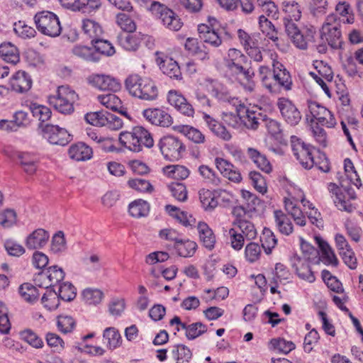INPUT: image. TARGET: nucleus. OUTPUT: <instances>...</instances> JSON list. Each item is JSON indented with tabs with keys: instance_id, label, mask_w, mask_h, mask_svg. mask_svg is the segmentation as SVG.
Returning a JSON list of instances; mask_svg holds the SVG:
<instances>
[{
	"instance_id": "nucleus-60",
	"label": "nucleus",
	"mask_w": 363,
	"mask_h": 363,
	"mask_svg": "<svg viewBox=\"0 0 363 363\" xmlns=\"http://www.w3.org/2000/svg\"><path fill=\"white\" fill-rule=\"evenodd\" d=\"M284 11L287 14L286 17L291 20L298 21L301 16L300 6L295 1L284 2Z\"/></svg>"
},
{
	"instance_id": "nucleus-37",
	"label": "nucleus",
	"mask_w": 363,
	"mask_h": 363,
	"mask_svg": "<svg viewBox=\"0 0 363 363\" xmlns=\"http://www.w3.org/2000/svg\"><path fill=\"white\" fill-rule=\"evenodd\" d=\"M136 140L138 143H140V151L143 150V147L150 148L154 145V140L152 134L143 126H135L134 127Z\"/></svg>"
},
{
	"instance_id": "nucleus-61",
	"label": "nucleus",
	"mask_w": 363,
	"mask_h": 363,
	"mask_svg": "<svg viewBox=\"0 0 363 363\" xmlns=\"http://www.w3.org/2000/svg\"><path fill=\"white\" fill-rule=\"evenodd\" d=\"M57 294L59 298L65 301H71L76 297V289L71 283L65 282L60 285Z\"/></svg>"
},
{
	"instance_id": "nucleus-43",
	"label": "nucleus",
	"mask_w": 363,
	"mask_h": 363,
	"mask_svg": "<svg viewBox=\"0 0 363 363\" xmlns=\"http://www.w3.org/2000/svg\"><path fill=\"white\" fill-rule=\"evenodd\" d=\"M329 8L328 0H311L309 3V11L311 14L315 18L323 17Z\"/></svg>"
},
{
	"instance_id": "nucleus-24",
	"label": "nucleus",
	"mask_w": 363,
	"mask_h": 363,
	"mask_svg": "<svg viewBox=\"0 0 363 363\" xmlns=\"http://www.w3.org/2000/svg\"><path fill=\"white\" fill-rule=\"evenodd\" d=\"M203 120L211 131L220 139L228 141L231 138V134L226 128L218 123L214 118L208 113H203Z\"/></svg>"
},
{
	"instance_id": "nucleus-48",
	"label": "nucleus",
	"mask_w": 363,
	"mask_h": 363,
	"mask_svg": "<svg viewBox=\"0 0 363 363\" xmlns=\"http://www.w3.org/2000/svg\"><path fill=\"white\" fill-rule=\"evenodd\" d=\"M19 293L21 297L29 303L38 300L40 294L35 286L29 283H24L19 287Z\"/></svg>"
},
{
	"instance_id": "nucleus-63",
	"label": "nucleus",
	"mask_w": 363,
	"mask_h": 363,
	"mask_svg": "<svg viewBox=\"0 0 363 363\" xmlns=\"http://www.w3.org/2000/svg\"><path fill=\"white\" fill-rule=\"evenodd\" d=\"M169 189L177 200L185 201L187 199V191L185 185L182 183L175 182L169 185Z\"/></svg>"
},
{
	"instance_id": "nucleus-8",
	"label": "nucleus",
	"mask_w": 363,
	"mask_h": 363,
	"mask_svg": "<svg viewBox=\"0 0 363 363\" xmlns=\"http://www.w3.org/2000/svg\"><path fill=\"white\" fill-rule=\"evenodd\" d=\"M157 146L164 159L169 161L179 160L186 150L183 142L172 135L162 136L158 141Z\"/></svg>"
},
{
	"instance_id": "nucleus-47",
	"label": "nucleus",
	"mask_w": 363,
	"mask_h": 363,
	"mask_svg": "<svg viewBox=\"0 0 363 363\" xmlns=\"http://www.w3.org/2000/svg\"><path fill=\"white\" fill-rule=\"evenodd\" d=\"M116 23L126 33H133L137 28L135 21L125 13H119L116 15Z\"/></svg>"
},
{
	"instance_id": "nucleus-20",
	"label": "nucleus",
	"mask_w": 363,
	"mask_h": 363,
	"mask_svg": "<svg viewBox=\"0 0 363 363\" xmlns=\"http://www.w3.org/2000/svg\"><path fill=\"white\" fill-rule=\"evenodd\" d=\"M32 83L30 76L21 70L16 72L10 79L11 89L18 93H24L30 90Z\"/></svg>"
},
{
	"instance_id": "nucleus-30",
	"label": "nucleus",
	"mask_w": 363,
	"mask_h": 363,
	"mask_svg": "<svg viewBox=\"0 0 363 363\" xmlns=\"http://www.w3.org/2000/svg\"><path fill=\"white\" fill-rule=\"evenodd\" d=\"M174 248L180 257H191L197 250V244L189 239L183 240L180 238L177 243L174 244Z\"/></svg>"
},
{
	"instance_id": "nucleus-53",
	"label": "nucleus",
	"mask_w": 363,
	"mask_h": 363,
	"mask_svg": "<svg viewBox=\"0 0 363 363\" xmlns=\"http://www.w3.org/2000/svg\"><path fill=\"white\" fill-rule=\"evenodd\" d=\"M174 358L177 360V363L188 362L192 357L191 350L184 345H177L172 350Z\"/></svg>"
},
{
	"instance_id": "nucleus-46",
	"label": "nucleus",
	"mask_w": 363,
	"mask_h": 363,
	"mask_svg": "<svg viewBox=\"0 0 363 363\" xmlns=\"http://www.w3.org/2000/svg\"><path fill=\"white\" fill-rule=\"evenodd\" d=\"M185 335L188 340H194L207 331V326L201 322L186 324Z\"/></svg>"
},
{
	"instance_id": "nucleus-49",
	"label": "nucleus",
	"mask_w": 363,
	"mask_h": 363,
	"mask_svg": "<svg viewBox=\"0 0 363 363\" xmlns=\"http://www.w3.org/2000/svg\"><path fill=\"white\" fill-rule=\"evenodd\" d=\"M316 240L321 250L322 257L326 260L327 262L336 267L338 264V260L329 245L318 238H316Z\"/></svg>"
},
{
	"instance_id": "nucleus-33",
	"label": "nucleus",
	"mask_w": 363,
	"mask_h": 363,
	"mask_svg": "<svg viewBox=\"0 0 363 363\" xmlns=\"http://www.w3.org/2000/svg\"><path fill=\"white\" fill-rule=\"evenodd\" d=\"M103 337L104 343L109 350H114L118 347L122 342L121 334L113 327L106 328L104 330Z\"/></svg>"
},
{
	"instance_id": "nucleus-28",
	"label": "nucleus",
	"mask_w": 363,
	"mask_h": 363,
	"mask_svg": "<svg viewBox=\"0 0 363 363\" xmlns=\"http://www.w3.org/2000/svg\"><path fill=\"white\" fill-rule=\"evenodd\" d=\"M70 158L76 161L89 160L93 154L92 149L84 143L72 145L68 151Z\"/></svg>"
},
{
	"instance_id": "nucleus-39",
	"label": "nucleus",
	"mask_w": 363,
	"mask_h": 363,
	"mask_svg": "<svg viewBox=\"0 0 363 363\" xmlns=\"http://www.w3.org/2000/svg\"><path fill=\"white\" fill-rule=\"evenodd\" d=\"M149 211V203L142 199L135 200L129 204V213L135 218L145 217L148 214Z\"/></svg>"
},
{
	"instance_id": "nucleus-51",
	"label": "nucleus",
	"mask_w": 363,
	"mask_h": 363,
	"mask_svg": "<svg viewBox=\"0 0 363 363\" xmlns=\"http://www.w3.org/2000/svg\"><path fill=\"white\" fill-rule=\"evenodd\" d=\"M108 113L104 111L91 112L86 113L84 118L91 125L102 127L106 125Z\"/></svg>"
},
{
	"instance_id": "nucleus-45",
	"label": "nucleus",
	"mask_w": 363,
	"mask_h": 363,
	"mask_svg": "<svg viewBox=\"0 0 363 363\" xmlns=\"http://www.w3.org/2000/svg\"><path fill=\"white\" fill-rule=\"evenodd\" d=\"M206 86H211L213 95L220 101L231 102L235 99L230 97L228 91L220 89V84L214 79H206Z\"/></svg>"
},
{
	"instance_id": "nucleus-59",
	"label": "nucleus",
	"mask_w": 363,
	"mask_h": 363,
	"mask_svg": "<svg viewBox=\"0 0 363 363\" xmlns=\"http://www.w3.org/2000/svg\"><path fill=\"white\" fill-rule=\"evenodd\" d=\"M199 172L206 183L217 186L220 182V178L208 165H201L199 167Z\"/></svg>"
},
{
	"instance_id": "nucleus-36",
	"label": "nucleus",
	"mask_w": 363,
	"mask_h": 363,
	"mask_svg": "<svg viewBox=\"0 0 363 363\" xmlns=\"http://www.w3.org/2000/svg\"><path fill=\"white\" fill-rule=\"evenodd\" d=\"M165 210L171 216L176 218L180 223L186 227L193 225L196 223L194 218H192L191 216H188L186 213L181 211L174 206L167 205Z\"/></svg>"
},
{
	"instance_id": "nucleus-7",
	"label": "nucleus",
	"mask_w": 363,
	"mask_h": 363,
	"mask_svg": "<svg viewBox=\"0 0 363 363\" xmlns=\"http://www.w3.org/2000/svg\"><path fill=\"white\" fill-rule=\"evenodd\" d=\"M152 13L158 18L162 25L168 30L178 31L183 26L179 16L164 4L153 1L150 7Z\"/></svg>"
},
{
	"instance_id": "nucleus-19",
	"label": "nucleus",
	"mask_w": 363,
	"mask_h": 363,
	"mask_svg": "<svg viewBox=\"0 0 363 363\" xmlns=\"http://www.w3.org/2000/svg\"><path fill=\"white\" fill-rule=\"evenodd\" d=\"M168 102L182 113L187 116H193L194 110L186 99L177 91L171 90L168 93Z\"/></svg>"
},
{
	"instance_id": "nucleus-14",
	"label": "nucleus",
	"mask_w": 363,
	"mask_h": 363,
	"mask_svg": "<svg viewBox=\"0 0 363 363\" xmlns=\"http://www.w3.org/2000/svg\"><path fill=\"white\" fill-rule=\"evenodd\" d=\"M308 109L313 118L316 119L321 125L333 128L336 124L335 119L331 112L318 103L309 101Z\"/></svg>"
},
{
	"instance_id": "nucleus-22",
	"label": "nucleus",
	"mask_w": 363,
	"mask_h": 363,
	"mask_svg": "<svg viewBox=\"0 0 363 363\" xmlns=\"http://www.w3.org/2000/svg\"><path fill=\"white\" fill-rule=\"evenodd\" d=\"M273 78L278 84L285 90L291 89L292 81L289 72L278 61L273 62Z\"/></svg>"
},
{
	"instance_id": "nucleus-34",
	"label": "nucleus",
	"mask_w": 363,
	"mask_h": 363,
	"mask_svg": "<svg viewBox=\"0 0 363 363\" xmlns=\"http://www.w3.org/2000/svg\"><path fill=\"white\" fill-rule=\"evenodd\" d=\"M233 225L245 239L250 240L256 238L257 230L252 222L247 220H235Z\"/></svg>"
},
{
	"instance_id": "nucleus-10",
	"label": "nucleus",
	"mask_w": 363,
	"mask_h": 363,
	"mask_svg": "<svg viewBox=\"0 0 363 363\" xmlns=\"http://www.w3.org/2000/svg\"><path fill=\"white\" fill-rule=\"evenodd\" d=\"M198 31L201 39L206 43L214 48H218L223 43L221 35L224 33L229 38H231L230 34L225 30V28H216L211 24V28L207 25L201 24L199 26Z\"/></svg>"
},
{
	"instance_id": "nucleus-13",
	"label": "nucleus",
	"mask_w": 363,
	"mask_h": 363,
	"mask_svg": "<svg viewBox=\"0 0 363 363\" xmlns=\"http://www.w3.org/2000/svg\"><path fill=\"white\" fill-rule=\"evenodd\" d=\"M266 115L257 106L243 108L240 111V120L244 125L251 130H256L265 121Z\"/></svg>"
},
{
	"instance_id": "nucleus-35",
	"label": "nucleus",
	"mask_w": 363,
	"mask_h": 363,
	"mask_svg": "<svg viewBox=\"0 0 363 363\" xmlns=\"http://www.w3.org/2000/svg\"><path fill=\"white\" fill-rule=\"evenodd\" d=\"M329 190L335 195L334 202L338 209L347 212H352L353 211L354 207L349 201L345 200V196L343 195L341 189L335 184L330 183Z\"/></svg>"
},
{
	"instance_id": "nucleus-57",
	"label": "nucleus",
	"mask_w": 363,
	"mask_h": 363,
	"mask_svg": "<svg viewBox=\"0 0 363 363\" xmlns=\"http://www.w3.org/2000/svg\"><path fill=\"white\" fill-rule=\"evenodd\" d=\"M72 52L74 55L87 61L96 62L99 60L92 49L86 46L76 45L73 48Z\"/></svg>"
},
{
	"instance_id": "nucleus-40",
	"label": "nucleus",
	"mask_w": 363,
	"mask_h": 363,
	"mask_svg": "<svg viewBox=\"0 0 363 363\" xmlns=\"http://www.w3.org/2000/svg\"><path fill=\"white\" fill-rule=\"evenodd\" d=\"M118 44L126 50L133 51L138 48L140 40L135 35L121 33L117 37Z\"/></svg>"
},
{
	"instance_id": "nucleus-5",
	"label": "nucleus",
	"mask_w": 363,
	"mask_h": 363,
	"mask_svg": "<svg viewBox=\"0 0 363 363\" xmlns=\"http://www.w3.org/2000/svg\"><path fill=\"white\" fill-rule=\"evenodd\" d=\"M78 100V95L69 86H59L56 95L50 96L49 104L60 113L69 114L74 111V103Z\"/></svg>"
},
{
	"instance_id": "nucleus-11",
	"label": "nucleus",
	"mask_w": 363,
	"mask_h": 363,
	"mask_svg": "<svg viewBox=\"0 0 363 363\" xmlns=\"http://www.w3.org/2000/svg\"><path fill=\"white\" fill-rule=\"evenodd\" d=\"M291 147L294 155L304 168L311 169L314 166L315 160L312 150L296 136L291 137Z\"/></svg>"
},
{
	"instance_id": "nucleus-1",
	"label": "nucleus",
	"mask_w": 363,
	"mask_h": 363,
	"mask_svg": "<svg viewBox=\"0 0 363 363\" xmlns=\"http://www.w3.org/2000/svg\"><path fill=\"white\" fill-rule=\"evenodd\" d=\"M124 84L129 94L135 98L153 101L158 96V89L155 83L148 77L132 74L125 79Z\"/></svg>"
},
{
	"instance_id": "nucleus-55",
	"label": "nucleus",
	"mask_w": 363,
	"mask_h": 363,
	"mask_svg": "<svg viewBox=\"0 0 363 363\" xmlns=\"http://www.w3.org/2000/svg\"><path fill=\"white\" fill-rule=\"evenodd\" d=\"M91 44L98 53L108 56L115 53V50L112 45L108 41L101 39V37L91 40Z\"/></svg>"
},
{
	"instance_id": "nucleus-62",
	"label": "nucleus",
	"mask_w": 363,
	"mask_h": 363,
	"mask_svg": "<svg viewBox=\"0 0 363 363\" xmlns=\"http://www.w3.org/2000/svg\"><path fill=\"white\" fill-rule=\"evenodd\" d=\"M33 116L41 122L48 121L51 117L50 110L44 106L33 104L30 106Z\"/></svg>"
},
{
	"instance_id": "nucleus-29",
	"label": "nucleus",
	"mask_w": 363,
	"mask_h": 363,
	"mask_svg": "<svg viewBox=\"0 0 363 363\" xmlns=\"http://www.w3.org/2000/svg\"><path fill=\"white\" fill-rule=\"evenodd\" d=\"M197 229L200 241L203 245L210 250H213L216 243V237L212 230L204 222H199Z\"/></svg>"
},
{
	"instance_id": "nucleus-31",
	"label": "nucleus",
	"mask_w": 363,
	"mask_h": 363,
	"mask_svg": "<svg viewBox=\"0 0 363 363\" xmlns=\"http://www.w3.org/2000/svg\"><path fill=\"white\" fill-rule=\"evenodd\" d=\"M118 140L120 143L129 150L135 152H140V143L136 140L134 127L130 131L121 132Z\"/></svg>"
},
{
	"instance_id": "nucleus-26",
	"label": "nucleus",
	"mask_w": 363,
	"mask_h": 363,
	"mask_svg": "<svg viewBox=\"0 0 363 363\" xmlns=\"http://www.w3.org/2000/svg\"><path fill=\"white\" fill-rule=\"evenodd\" d=\"M99 101L105 107L114 111H118L121 114L129 118L126 110L123 108L121 99L113 94L99 95Z\"/></svg>"
},
{
	"instance_id": "nucleus-52",
	"label": "nucleus",
	"mask_w": 363,
	"mask_h": 363,
	"mask_svg": "<svg viewBox=\"0 0 363 363\" xmlns=\"http://www.w3.org/2000/svg\"><path fill=\"white\" fill-rule=\"evenodd\" d=\"M82 296L86 303L96 305L102 301L104 294L98 289L88 288L83 291Z\"/></svg>"
},
{
	"instance_id": "nucleus-42",
	"label": "nucleus",
	"mask_w": 363,
	"mask_h": 363,
	"mask_svg": "<svg viewBox=\"0 0 363 363\" xmlns=\"http://www.w3.org/2000/svg\"><path fill=\"white\" fill-rule=\"evenodd\" d=\"M82 27L84 33L91 39V40L100 38L103 33L101 27L92 20H84L82 21Z\"/></svg>"
},
{
	"instance_id": "nucleus-54",
	"label": "nucleus",
	"mask_w": 363,
	"mask_h": 363,
	"mask_svg": "<svg viewBox=\"0 0 363 363\" xmlns=\"http://www.w3.org/2000/svg\"><path fill=\"white\" fill-rule=\"evenodd\" d=\"M335 12L343 17L344 23L352 24L354 22V16L349 4L345 1L339 2L335 6Z\"/></svg>"
},
{
	"instance_id": "nucleus-38",
	"label": "nucleus",
	"mask_w": 363,
	"mask_h": 363,
	"mask_svg": "<svg viewBox=\"0 0 363 363\" xmlns=\"http://www.w3.org/2000/svg\"><path fill=\"white\" fill-rule=\"evenodd\" d=\"M274 218L279 231L286 235L292 233L293 224L288 216L281 211H274Z\"/></svg>"
},
{
	"instance_id": "nucleus-2",
	"label": "nucleus",
	"mask_w": 363,
	"mask_h": 363,
	"mask_svg": "<svg viewBox=\"0 0 363 363\" xmlns=\"http://www.w3.org/2000/svg\"><path fill=\"white\" fill-rule=\"evenodd\" d=\"M320 39L323 43L317 47V50L320 53L326 52L327 47L325 43L333 49L341 48L342 38L340 23L336 13H330L327 16L320 30Z\"/></svg>"
},
{
	"instance_id": "nucleus-27",
	"label": "nucleus",
	"mask_w": 363,
	"mask_h": 363,
	"mask_svg": "<svg viewBox=\"0 0 363 363\" xmlns=\"http://www.w3.org/2000/svg\"><path fill=\"white\" fill-rule=\"evenodd\" d=\"M173 130L184 135L189 140L196 144H203L205 143V135L197 128L187 125H179L173 126Z\"/></svg>"
},
{
	"instance_id": "nucleus-12",
	"label": "nucleus",
	"mask_w": 363,
	"mask_h": 363,
	"mask_svg": "<svg viewBox=\"0 0 363 363\" xmlns=\"http://www.w3.org/2000/svg\"><path fill=\"white\" fill-rule=\"evenodd\" d=\"M43 135L52 145L65 146L71 140V135L66 129L51 124L43 128Z\"/></svg>"
},
{
	"instance_id": "nucleus-9",
	"label": "nucleus",
	"mask_w": 363,
	"mask_h": 363,
	"mask_svg": "<svg viewBox=\"0 0 363 363\" xmlns=\"http://www.w3.org/2000/svg\"><path fill=\"white\" fill-rule=\"evenodd\" d=\"M86 81L89 86L100 91L116 92L121 89L119 80L109 74L93 73L86 78Z\"/></svg>"
},
{
	"instance_id": "nucleus-21",
	"label": "nucleus",
	"mask_w": 363,
	"mask_h": 363,
	"mask_svg": "<svg viewBox=\"0 0 363 363\" xmlns=\"http://www.w3.org/2000/svg\"><path fill=\"white\" fill-rule=\"evenodd\" d=\"M49 238L50 235L48 231L43 228H38L26 238L25 244L29 250L40 249L47 245Z\"/></svg>"
},
{
	"instance_id": "nucleus-18",
	"label": "nucleus",
	"mask_w": 363,
	"mask_h": 363,
	"mask_svg": "<svg viewBox=\"0 0 363 363\" xmlns=\"http://www.w3.org/2000/svg\"><path fill=\"white\" fill-rule=\"evenodd\" d=\"M242 194L247 199V206H237L233 208L232 213L235 220H245L244 218L250 212L256 211L257 206L259 204V200L250 191H244Z\"/></svg>"
},
{
	"instance_id": "nucleus-4",
	"label": "nucleus",
	"mask_w": 363,
	"mask_h": 363,
	"mask_svg": "<svg viewBox=\"0 0 363 363\" xmlns=\"http://www.w3.org/2000/svg\"><path fill=\"white\" fill-rule=\"evenodd\" d=\"M294 21H296L284 17L285 31L297 48L306 50L310 43H314L316 30L314 27L311 26L301 31Z\"/></svg>"
},
{
	"instance_id": "nucleus-16",
	"label": "nucleus",
	"mask_w": 363,
	"mask_h": 363,
	"mask_svg": "<svg viewBox=\"0 0 363 363\" xmlns=\"http://www.w3.org/2000/svg\"><path fill=\"white\" fill-rule=\"evenodd\" d=\"M143 117L152 125L163 128L169 127L173 123L172 117L161 108H147L143 111Z\"/></svg>"
},
{
	"instance_id": "nucleus-15",
	"label": "nucleus",
	"mask_w": 363,
	"mask_h": 363,
	"mask_svg": "<svg viewBox=\"0 0 363 363\" xmlns=\"http://www.w3.org/2000/svg\"><path fill=\"white\" fill-rule=\"evenodd\" d=\"M277 106L282 117L288 124L296 125L300 122L301 114L291 101L285 98L279 99Z\"/></svg>"
},
{
	"instance_id": "nucleus-41",
	"label": "nucleus",
	"mask_w": 363,
	"mask_h": 363,
	"mask_svg": "<svg viewBox=\"0 0 363 363\" xmlns=\"http://www.w3.org/2000/svg\"><path fill=\"white\" fill-rule=\"evenodd\" d=\"M199 199L203 208L206 211L213 210L218 204L216 199L215 192L206 189H202L199 191Z\"/></svg>"
},
{
	"instance_id": "nucleus-17",
	"label": "nucleus",
	"mask_w": 363,
	"mask_h": 363,
	"mask_svg": "<svg viewBox=\"0 0 363 363\" xmlns=\"http://www.w3.org/2000/svg\"><path fill=\"white\" fill-rule=\"evenodd\" d=\"M156 55H157V62L164 74L177 80L182 79L180 67L176 61L167 56L164 57H160L159 52H156Z\"/></svg>"
},
{
	"instance_id": "nucleus-32",
	"label": "nucleus",
	"mask_w": 363,
	"mask_h": 363,
	"mask_svg": "<svg viewBox=\"0 0 363 363\" xmlns=\"http://www.w3.org/2000/svg\"><path fill=\"white\" fill-rule=\"evenodd\" d=\"M247 153L249 157L257 164L262 171L270 173L272 168L266 156L261 154L257 150L252 147L247 148Z\"/></svg>"
},
{
	"instance_id": "nucleus-44",
	"label": "nucleus",
	"mask_w": 363,
	"mask_h": 363,
	"mask_svg": "<svg viewBox=\"0 0 363 363\" xmlns=\"http://www.w3.org/2000/svg\"><path fill=\"white\" fill-rule=\"evenodd\" d=\"M20 164L28 174H33L37 170V160L28 153H21L18 155Z\"/></svg>"
},
{
	"instance_id": "nucleus-56",
	"label": "nucleus",
	"mask_w": 363,
	"mask_h": 363,
	"mask_svg": "<svg viewBox=\"0 0 363 363\" xmlns=\"http://www.w3.org/2000/svg\"><path fill=\"white\" fill-rule=\"evenodd\" d=\"M42 303L45 308L50 311L56 309L60 304V298L57 292L54 290L48 289L41 298Z\"/></svg>"
},
{
	"instance_id": "nucleus-6",
	"label": "nucleus",
	"mask_w": 363,
	"mask_h": 363,
	"mask_svg": "<svg viewBox=\"0 0 363 363\" xmlns=\"http://www.w3.org/2000/svg\"><path fill=\"white\" fill-rule=\"evenodd\" d=\"M34 21L37 29L43 35L52 38L60 35L62 27L58 17L54 13L48 11L38 12Z\"/></svg>"
},
{
	"instance_id": "nucleus-3",
	"label": "nucleus",
	"mask_w": 363,
	"mask_h": 363,
	"mask_svg": "<svg viewBox=\"0 0 363 363\" xmlns=\"http://www.w3.org/2000/svg\"><path fill=\"white\" fill-rule=\"evenodd\" d=\"M224 62L228 70L234 75H242L247 79L255 76L253 69L249 66L247 57L238 49L230 48Z\"/></svg>"
},
{
	"instance_id": "nucleus-23",
	"label": "nucleus",
	"mask_w": 363,
	"mask_h": 363,
	"mask_svg": "<svg viewBox=\"0 0 363 363\" xmlns=\"http://www.w3.org/2000/svg\"><path fill=\"white\" fill-rule=\"evenodd\" d=\"M291 262L292 267L296 269L299 278L310 283L315 281V276L307 261L301 259L299 257L294 256L291 259Z\"/></svg>"
},
{
	"instance_id": "nucleus-58",
	"label": "nucleus",
	"mask_w": 363,
	"mask_h": 363,
	"mask_svg": "<svg viewBox=\"0 0 363 363\" xmlns=\"http://www.w3.org/2000/svg\"><path fill=\"white\" fill-rule=\"evenodd\" d=\"M128 185L130 188L138 191V192H152L153 191V186L149 181L141 179L135 178L128 181Z\"/></svg>"
},
{
	"instance_id": "nucleus-64",
	"label": "nucleus",
	"mask_w": 363,
	"mask_h": 363,
	"mask_svg": "<svg viewBox=\"0 0 363 363\" xmlns=\"http://www.w3.org/2000/svg\"><path fill=\"white\" fill-rule=\"evenodd\" d=\"M45 340L49 347L54 348L55 352H60L65 348V342L60 335L54 333H48Z\"/></svg>"
},
{
	"instance_id": "nucleus-25",
	"label": "nucleus",
	"mask_w": 363,
	"mask_h": 363,
	"mask_svg": "<svg viewBox=\"0 0 363 363\" xmlns=\"http://www.w3.org/2000/svg\"><path fill=\"white\" fill-rule=\"evenodd\" d=\"M0 57L8 63L16 65L20 61V52L14 44L4 42L0 44Z\"/></svg>"
},
{
	"instance_id": "nucleus-50",
	"label": "nucleus",
	"mask_w": 363,
	"mask_h": 363,
	"mask_svg": "<svg viewBox=\"0 0 363 363\" xmlns=\"http://www.w3.org/2000/svg\"><path fill=\"white\" fill-rule=\"evenodd\" d=\"M262 246L267 254H270L275 247L277 240L275 235L269 228H264L261 237Z\"/></svg>"
}]
</instances>
